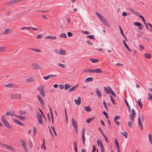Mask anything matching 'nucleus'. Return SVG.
<instances>
[{
	"label": "nucleus",
	"mask_w": 152,
	"mask_h": 152,
	"mask_svg": "<svg viewBox=\"0 0 152 152\" xmlns=\"http://www.w3.org/2000/svg\"><path fill=\"white\" fill-rule=\"evenodd\" d=\"M136 115V113L134 109H132V113L130 115V118L132 122L134 121V118Z\"/></svg>",
	"instance_id": "1"
},
{
	"label": "nucleus",
	"mask_w": 152,
	"mask_h": 152,
	"mask_svg": "<svg viewBox=\"0 0 152 152\" xmlns=\"http://www.w3.org/2000/svg\"><path fill=\"white\" fill-rule=\"evenodd\" d=\"M44 87H42L41 86H39L37 88V89L39 91V93L42 97H45V94L44 90Z\"/></svg>",
	"instance_id": "2"
},
{
	"label": "nucleus",
	"mask_w": 152,
	"mask_h": 152,
	"mask_svg": "<svg viewBox=\"0 0 152 152\" xmlns=\"http://www.w3.org/2000/svg\"><path fill=\"white\" fill-rule=\"evenodd\" d=\"M0 146L4 148H5L7 149L8 150L13 151L14 150L13 148L10 145H7L4 144H3L0 142Z\"/></svg>",
	"instance_id": "3"
},
{
	"label": "nucleus",
	"mask_w": 152,
	"mask_h": 152,
	"mask_svg": "<svg viewBox=\"0 0 152 152\" xmlns=\"http://www.w3.org/2000/svg\"><path fill=\"white\" fill-rule=\"evenodd\" d=\"M10 98L12 99H20L21 98V95L19 94H10Z\"/></svg>",
	"instance_id": "4"
},
{
	"label": "nucleus",
	"mask_w": 152,
	"mask_h": 152,
	"mask_svg": "<svg viewBox=\"0 0 152 152\" xmlns=\"http://www.w3.org/2000/svg\"><path fill=\"white\" fill-rule=\"evenodd\" d=\"M37 117L39 123L41 124H42V120L41 114L39 112H37Z\"/></svg>",
	"instance_id": "5"
},
{
	"label": "nucleus",
	"mask_w": 152,
	"mask_h": 152,
	"mask_svg": "<svg viewBox=\"0 0 152 152\" xmlns=\"http://www.w3.org/2000/svg\"><path fill=\"white\" fill-rule=\"evenodd\" d=\"M96 92V94L97 97L99 98H101L102 97V94L98 88H96L95 89Z\"/></svg>",
	"instance_id": "6"
},
{
	"label": "nucleus",
	"mask_w": 152,
	"mask_h": 152,
	"mask_svg": "<svg viewBox=\"0 0 152 152\" xmlns=\"http://www.w3.org/2000/svg\"><path fill=\"white\" fill-rule=\"evenodd\" d=\"M138 124L139 128L142 130L143 129L142 123L141 122L140 118L139 117L138 118Z\"/></svg>",
	"instance_id": "7"
},
{
	"label": "nucleus",
	"mask_w": 152,
	"mask_h": 152,
	"mask_svg": "<svg viewBox=\"0 0 152 152\" xmlns=\"http://www.w3.org/2000/svg\"><path fill=\"white\" fill-rule=\"evenodd\" d=\"M56 50H54V51L56 52L55 51H56ZM56 52L58 54H61V55H64L65 54L66 51L65 50H63L61 49L59 51Z\"/></svg>",
	"instance_id": "8"
},
{
	"label": "nucleus",
	"mask_w": 152,
	"mask_h": 152,
	"mask_svg": "<svg viewBox=\"0 0 152 152\" xmlns=\"http://www.w3.org/2000/svg\"><path fill=\"white\" fill-rule=\"evenodd\" d=\"M104 90L105 93L107 94H109L110 91L111 90V88L109 86H107V87L105 86L104 88Z\"/></svg>",
	"instance_id": "9"
},
{
	"label": "nucleus",
	"mask_w": 152,
	"mask_h": 152,
	"mask_svg": "<svg viewBox=\"0 0 152 152\" xmlns=\"http://www.w3.org/2000/svg\"><path fill=\"white\" fill-rule=\"evenodd\" d=\"M31 67L33 69H39L40 66L37 64L34 63L31 64Z\"/></svg>",
	"instance_id": "10"
},
{
	"label": "nucleus",
	"mask_w": 152,
	"mask_h": 152,
	"mask_svg": "<svg viewBox=\"0 0 152 152\" xmlns=\"http://www.w3.org/2000/svg\"><path fill=\"white\" fill-rule=\"evenodd\" d=\"M120 117L119 116H116L115 117V118H114V122H115V123L116 124H117L118 126H119L120 124L119 122H118L117 121V120H119L120 119Z\"/></svg>",
	"instance_id": "11"
},
{
	"label": "nucleus",
	"mask_w": 152,
	"mask_h": 152,
	"mask_svg": "<svg viewBox=\"0 0 152 152\" xmlns=\"http://www.w3.org/2000/svg\"><path fill=\"white\" fill-rule=\"evenodd\" d=\"M74 101L77 105H80L81 104V100L80 96L78 97L77 99H75Z\"/></svg>",
	"instance_id": "12"
},
{
	"label": "nucleus",
	"mask_w": 152,
	"mask_h": 152,
	"mask_svg": "<svg viewBox=\"0 0 152 152\" xmlns=\"http://www.w3.org/2000/svg\"><path fill=\"white\" fill-rule=\"evenodd\" d=\"M37 97L38 98V100H39L40 103L42 105H44V102L43 100L42 99V98L39 95H37Z\"/></svg>",
	"instance_id": "13"
},
{
	"label": "nucleus",
	"mask_w": 152,
	"mask_h": 152,
	"mask_svg": "<svg viewBox=\"0 0 152 152\" xmlns=\"http://www.w3.org/2000/svg\"><path fill=\"white\" fill-rule=\"evenodd\" d=\"M101 21L104 24L108 27H109V25L108 23V22L104 18H103Z\"/></svg>",
	"instance_id": "14"
},
{
	"label": "nucleus",
	"mask_w": 152,
	"mask_h": 152,
	"mask_svg": "<svg viewBox=\"0 0 152 152\" xmlns=\"http://www.w3.org/2000/svg\"><path fill=\"white\" fill-rule=\"evenodd\" d=\"M102 71L99 69H93V73L94 72L96 73H102Z\"/></svg>",
	"instance_id": "15"
},
{
	"label": "nucleus",
	"mask_w": 152,
	"mask_h": 152,
	"mask_svg": "<svg viewBox=\"0 0 152 152\" xmlns=\"http://www.w3.org/2000/svg\"><path fill=\"white\" fill-rule=\"evenodd\" d=\"M13 121L16 124L19 125L21 126H23L24 125V124L20 122L19 121L16 119H13Z\"/></svg>",
	"instance_id": "16"
},
{
	"label": "nucleus",
	"mask_w": 152,
	"mask_h": 152,
	"mask_svg": "<svg viewBox=\"0 0 152 152\" xmlns=\"http://www.w3.org/2000/svg\"><path fill=\"white\" fill-rule=\"evenodd\" d=\"M45 39H49L53 40H55L57 39V37L56 36H48L45 37Z\"/></svg>",
	"instance_id": "17"
},
{
	"label": "nucleus",
	"mask_w": 152,
	"mask_h": 152,
	"mask_svg": "<svg viewBox=\"0 0 152 152\" xmlns=\"http://www.w3.org/2000/svg\"><path fill=\"white\" fill-rule=\"evenodd\" d=\"M72 124L73 126L75 128L77 127V122H75L74 118L72 119Z\"/></svg>",
	"instance_id": "18"
},
{
	"label": "nucleus",
	"mask_w": 152,
	"mask_h": 152,
	"mask_svg": "<svg viewBox=\"0 0 152 152\" xmlns=\"http://www.w3.org/2000/svg\"><path fill=\"white\" fill-rule=\"evenodd\" d=\"M78 85H77L76 86H74V87H72V88H71L70 89H69V92H71L73 91H75V90H76L77 89V88L78 87Z\"/></svg>",
	"instance_id": "19"
},
{
	"label": "nucleus",
	"mask_w": 152,
	"mask_h": 152,
	"mask_svg": "<svg viewBox=\"0 0 152 152\" xmlns=\"http://www.w3.org/2000/svg\"><path fill=\"white\" fill-rule=\"evenodd\" d=\"M95 14L98 17L101 21L104 18L103 16L98 12H96Z\"/></svg>",
	"instance_id": "20"
},
{
	"label": "nucleus",
	"mask_w": 152,
	"mask_h": 152,
	"mask_svg": "<svg viewBox=\"0 0 152 152\" xmlns=\"http://www.w3.org/2000/svg\"><path fill=\"white\" fill-rule=\"evenodd\" d=\"M6 47L3 46L0 47V52H5L6 50Z\"/></svg>",
	"instance_id": "21"
},
{
	"label": "nucleus",
	"mask_w": 152,
	"mask_h": 152,
	"mask_svg": "<svg viewBox=\"0 0 152 152\" xmlns=\"http://www.w3.org/2000/svg\"><path fill=\"white\" fill-rule=\"evenodd\" d=\"M93 69H87L84 70L83 72H84L93 73Z\"/></svg>",
	"instance_id": "22"
},
{
	"label": "nucleus",
	"mask_w": 152,
	"mask_h": 152,
	"mask_svg": "<svg viewBox=\"0 0 152 152\" xmlns=\"http://www.w3.org/2000/svg\"><path fill=\"white\" fill-rule=\"evenodd\" d=\"M4 87H14L15 86V85L12 84V83H9L4 85Z\"/></svg>",
	"instance_id": "23"
},
{
	"label": "nucleus",
	"mask_w": 152,
	"mask_h": 152,
	"mask_svg": "<svg viewBox=\"0 0 152 152\" xmlns=\"http://www.w3.org/2000/svg\"><path fill=\"white\" fill-rule=\"evenodd\" d=\"M4 124H5L6 126L9 129H11L12 127L8 123L7 121H6L4 123Z\"/></svg>",
	"instance_id": "24"
},
{
	"label": "nucleus",
	"mask_w": 152,
	"mask_h": 152,
	"mask_svg": "<svg viewBox=\"0 0 152 152\" xmlns=\"http://www.w3.org/2000/svg\"><path fill=\"white\" fill-rule=\"evenodd\" d=\"M77 142L75 141V143L73 144V146L74 149L75 151V152H77Z\"/></svg>",
	"instance_id": "25"
},
{
	"label": "nucleus",
	"mask_w": 152,
	"mask_h": 152,
	"mask_svg": "<svg viewBox=\"0 0 152 152\" xmlns=\"http://www.w3.org/2000/svg\"><path fill=\"white\" fill-rule=\"evenodd\" d=\"M84 108L87 112L90 111L91 110V108L89 106H84Z\"/></svg>",
	"instance_id": "26"
},
{
	"label": "nucleus",
	"mask_w": 152,
	"mask_h": 152,
	"mask_svg": "<svg viewBox=\"0 0 152 152\" xmlns=\"http://www.w3.org/2000/svg\"><path fill=\"white\" fill-rule=\"evenodd\" d=\"M138 104L140 108H142V104L141 102V99H139L137 101Z\"/></svg>",
	"instance_id": "27"
},
{
	"label": "nucleus",
	"mask_w": 152,
	"mask_h": 152,
	"mask_svg": "<svg viewBox=\"0 0 152 152\" xmlns=\"http://www.w3.org/2000/svg\"><path fill=\"white\" fill-rule=\"evenodd\" d=\"M89 60L92 63H96L99 61V60L97 59L91 58H90Z\"/></svg>",
	"instance_id": "28"
},
{
	"label": "nucleus",
	"mask_w": 152,
	"mask_h": 152,
	"mask_svg": "<svg viewBox=\"0 0 152 152\" xmlns=\"http://www.w3.org/2000/svg\"><path fill=\"white\" fill-rule=\"evenodd\" d=\"M97 144L98 145H100V147H103L102 142L101 141L100 139H99V140H98L97 141Z\"/></svg>",
	"instance_id": "29"
},
{
	"label": "nucleus",
	"mask_w": 152,
	"mask_h": 152,
	"mask_svg": "<svg viewBox=\"0 0 152 152\" xmlns=\"http://www.w3.org/2000/svg\"><path fill=\"white\" fill-rule=\"evenodd\" d=\"M119 28L120 30L121 34L122 35L123 37H124L126 38V41H127L126 38V37H125V35H124V33L123 32L122 30V29L120 26H119Z\"/></svg>",
	"instance_id": "30"
},
{
	"label": "nucleus",
	"mask_w": 152,
	"mask_h": 152,
	"mask_svg": "<svg viewBox=\"0 0 152 152\" xmlns=\"http://www.w3.org/2000/svg\"><path fill=\"white\" fill-rule=\"evenodd\" d=\"M12 30L11 29H7L5 30L4 34H8L12 32Z\"/></svg>",
	"instance_id": "31"
},
{
	"label": "nucleus",
	"mask_w": 152,
	"mask_h": 152,
	"mask_svg": "<svg viewBox=\"0 0 152 152\" xmlns=\"http://www.w3.org/2000/svg\"><path fill=\"white\" fill-rule=\"evenodd\" d=\"M148 138L150 142L152 144V135L150 133L148 134Z\"/></svg>",
	"instance_id": "32"
},
{
	"label": "nucleus",
	"mask_w": 152,
	"mask_h": 152,
	"mask_svg": "<svg viewBox=\"0 0 152 152\" xmlns=\"http://www.w3.org/2000/svg\"><path fill=\"white\" fill-rule=\"evenodd\" d=\"M144 56L146 58H151V55L150 54L145 53L144 54Z\"/></svg>",
	"instance_id": "33"
},
{
	"label": "nucleus",
	"mask_w": 152,
	"mask_h": 152,
	"mask_svg": "<svg viewBox=\"0 0 152 152\" xmlns=\"http://www.w3.org/2000/svg\"><path fill=\"white\" fill-rule=\"evenodd\" d=\"M129 10L131 11L132 13L136 15H138V13L137 12H136L133 9L129 8Z\"/></svg>",
	"instance_id": "34"
},
{
	"label": "nucleus",
	"mask_w": 152,
	"mask_h": 152,
	"mask_svg": "<svg viewBox=\"0 0 152 152\" xmlns=\"http://www.w3.org/2000/svg\"><path fill=\"white\" fill-rule=\"evenodd\" d=\"M22 145L23 148L25 151L27 152L28 150L27 149V147L25 145V142H23V143H22Z\"/></svg>",
	"instance_id": "35"
},
{
	"label": "nucleus",
	"mask_w": 152,
	"mask_h": 152,
	"mask_svg": "<svg viewBox=\"0 0 152 152\" xmlns=\"http://www.w3.org/2000/svg\"><path fill=\"white\" fill-rule=\"evenodd\" d=\"M14 114V113L12 112L7 111L5 115L10 116H13Z\"/></svg>",
	"instance_id": "36"
},
{
	"label": "nucleus",
	"mask_w": 152,
	"mask_h": 152,
	"mask_svg": "<svg viewBox=\"0 0 152 152\" xmlns=\"http://www.w3.org/2000/svg\"><path fill=\"white\" fill-rule=\"evenodd\" d=\"M115 142L116 146V147L117 149H120L119 143L118 141H117V140H116L115 139Z\"/></svg>",
	"instance_id": "37"
},
{
	"label": "nucleus",
	"mask_w": 152,
	"mask_h": 152,
	"mask_svg": "<svg viewBox=\"0 0 152 152\" xmlns=\"http://www.w3.org/2000/svg\"><path fill=\"white\" fill-rule=\"evenodd\" d=\"M93 79L91 77H89L86 78V81L88 82L93 81Z\"/></svg>",
	"instance_id": "38"
},
{
	"label": "nucleus",
	"mask_w": 152,
	"mask_h": 152,
	"mask_svg": "<svg viewBox=\"0 0 152 152\" xmlns=\"http://www.w3.org/2000/svg\"><path fill=\"white\" fill-rule=\"evenodd\" d=\"M31 49L33 51L38 52V53H40L41 52V50L38 49H34V48H31Z\"/></svg>",
	"instance_id": "39"
},
{
	"label": "nucleus",
	"mask_w": 152,
	"mask_h": 152,
	"mask_svg": "<svg viewBox=\"0 0 152 152\" xmlns=\"http://www.w3.org/2000/svg\"><path fill=\"white\" fill-rule=\"evenodd\" d=\"M64 86H65V88H64L65 90H67V89L70 88V87H71V86L70 85H69L67 84H65L64 85Z\"/></svg>",
	"instance_id": "40"
},
{
	"label": "nucleus",
	"mask_w": 152,
	"mask_h": 152,
	"mask_svg": "<svg viewBox=\"0 0 152 152\" xmlns=\"http://www.w3.org/2000/svg\"><path fill=\"white\" fill-rule=\"evenodd\" d=\"M57 65L58 66L61 67L63 68H64L66 67L65 65L60 63H58L57 64Z\"/></svg>",
	"instance_id": "41"
},
{
	"label": "nucleus",
	"mask_w": 152,
	"mask_h": 152,
	"mask_svg": "<svg viewBox=\"0 0 152 152\" xmlns=\"http://www.w3.org/2000/svg\"><path fill=\"white\" fill-rule=\"evenodd\" d=\"M15 4V0L7 2L6 3V4L7 5L11 4Z\"/></svg>",
	"instance_id": "42"
},
{
	"label": "nucleus",
	"mask_w": 152,
	"mask_h": 152,
	"mask_svg": "<svg viewBox=\"0 0 152 152\" xmlns=\"http://www.w3.org/2000/svg\"><path fill=\"white\" fill-rule=\"evenodd\" d=\"M31 29V28L30 27H23L22 28H21V30H23L24 29H26V30H30Z\"/></svg>",
	"instance_id": "43"
},
{
	"label": "nucleus",
	"mask_w": 152,
	"mask_h": 152,
	"mask_svg": "<svg viewBox=\"0 0 152 152\" xmlns=\"http://www.w3.org/2000/svg\"><path fill=\"white\" fill-rule=\"evenodd\" d=\"M110 94L113 96L114 97H116V95L115 94V93L113 92V91L111 89V90L110 91Z\"/></svg>",
	"instance_id": "44"
},
{
	"label": "nucleus",
	"mask_w": 152,
	"mask_h": 152,
	"mask_svg": "<svg viewBox=\"0 0 152 152\" xmlns=\"http://www.w3.org/2000/svg\"><path fill=\"white\" fill-rule=\"evenodd\" d=\"M51 129L52 130H53V131L56 136V130H55L54 127L53 126H51Z\"/></svg>",
	"instance_id": "45"
},
{
	"label": "nucleus",
	"mask_w": 152,
	"mask_h": 152,
	"mask_svg": "<svg viewBox=\"0 0 152 152\" xmlns=\"http://www.w3.org/2000/svg\"><path fill=\"white\" fill-rule=\"evenodd\" d=\"M1 121L3 123L7 121L6 120L5 118L4 115H3L1 116Z\"/></svg>",
	"instance_id": "46"
},
{
	"label": "nucleus",
	"mask_w": 152,
	"mask_h": 152,
	"mask_svg": "<svg viewBox=\"0 0 152 152\" xmlns=\"http://www.w3.org/2000/svg\"><path fill=\"white\" fill-rule=\"evenodd\" d=\"M94 118V117L88 118L86 122L88 123H90Z\"/></svg>",
	"instance_id": "47"
},
{
	"label": "nucleus",
	"mask_w": 152,
	"mask_h": 152,
	"mask_svg": "<svg viewBox=\"0 0 152 152\" xmlns=\"http://www.w3.org/2000/svg\"><path fill=\"white\" fill-rule=\"evenodd\" d=\"M87 37L91 39H95V37L93 35H88L87 36Z\"/></svg>",
	"instance_id": "48"
},
{
	"label": "nucleus",
	"mask_w": 152,
	"mask_h": 152,
	"mask_svg": "<svg viewBox=\"0 0 152 152\" xmlns=\"http://www.w3.org/2000/svg\"><path fill=\"white\" fill-rule=\"evenodd\" d=\"M121 134L122 135H123L124 136L125 138H127V132H121Z\"/></svg>",
	"instance_id": "49"
},
{
	"label": "nucleus",
	"mask_w": 152,
	"mask_h": 152,
	"mask_svg": "<svg viewBox=\"0 0 152 152\" xmlns=\"http://www.w3.org/2000/svg\"><path fill=\"white\" fill-rule=\"evenodd\" d=\"M26 81L28 82H33L34 81V79L33 78H30L28 79H27L26 80Z\"/></svg>",
	"instance_id": "50"
},
{
	"label": "nucleus",
	"mask_w": 152,
	"mask_h": 152,
	"mask_svg": "<svg viewBox=\"0 0 152 152\" xmlns=\"http://www.w3.org/2000/svg\"><path fill=\"white\" fill-rule=\"evenodd\" d=\"M20 119L23 121L24 120H26V117L24 116H19V118Z\"/></svg>",
	"instance_id": "51"
},
{
	"label": "nucleus",
	"mask_w": 152,
	"mask_h": 152,
	"mask_svg": "<svg viewBox=\"0 0 152 152\" xmlns=\"http://www.w3.org/2000/svg\"><path fill=\"white\" fill-rule=\"evenodd\" d=\"M82 140L83 143V144H85V140L86 139V138L85 137L84 134H82Z\"/></svg>",
	"instance_id": "52"
},
{
	"label": "nucleus",
	"mask_w": 152,
	"mask_h": 152,
	"mask_svg": "<svg viewBox=\"0 0 152 152\" xmlns=\"http://www.w3.org/2000/svg\"><path fill=\"white\" fill-rule=\"evenodd\" d=\"M60 37H64V38H67V37H66V34L64 33H63L61 34L60 35Z\"/></svg>",
	"instance_id": "53"
},
{
	"label": "nucleus",
	"mask_w": 152,
	"mask_h": 152,
	"mask_svg": "<svg viewBox=\"0 0 152 152\" xmlns=\"http://www.w3.org/2000/svg\"><path fill=\"white\" fill-rule=\"evenodd\" d=\"M141 23L139 22H135L134 23V25L135 26H141Z\"/></svg>",
	"instance_id": "54"
},
{
	"label": "nucleus",
	"mask_w": 152,
	"mask_h": 152,
	"mask_svg": "<svg viewBox=\"0 0 152 152\" xmlns=\"http://www.w3.org/2000/svg\"><path fill=\"white\" fill-rule=\"evenodd\" d=\"M37 131V129L36 128L35 126L33 127V134H36V132Z\"/></svg>",
	"instance_id": "55"
},
{
	"label": "nucleus",
	"mask_w": 152,
	"mask_h": 152,
	"mask_svg": "<svg viewBox=\"0 0 152 152\" xmlns=\"http://www.w3.org/2000/svg\"><path fill=\"white\" fill-rule=\"evenodd\" d=\"M19 112L20 113V114L21 115L25 114L26 113L25 111H22L21 110H20L19 111Z\"/></svg>",
	"instance_id": "56"
},
{
	"label": "nucleus",
	"mask_w": 152,
	"mask_h": 152,
	"mask_svg": "<svg viewBox=\"0 0 152 152\" xmlns=\"http://www.w3.org/2000/svg\"><path fill=\"white\" fill-rule=\"evenodd\" d=\"M139 48L141 50H142L144 49V47L142 45H139Z\"/></svg>",
	"instance_id": "57"
},
{
	"label": "nucleus",
	"mask_w": 152,
	"mask_h": 152,
	"mask_svg": "<svg viewBox=\"0 0 152 152\" xmlns=\"http://www.w3.org/2000/svg\"><path fill=\"white\" fill-rule=\"evenodd\" d=\"M42 37H43V36L42 34H39L37 36L36 38L37 39H41V38H42Z\"/></svg>",
	"instance_id": "58"
},
{
	"label": "nucleus",
	"mask_w": 152,
	"mask_h": 152,
	"mask_svg": "<svg viewBox=\"0 0 152 152\" xmlns=\"http://www.w3.org/2000/svg\"><path fill=\"white\" fill-rule=\"evenodd\" d=\"M29 144L31 148H32L33 147V144L31 141L30 139L29 140Z\"/></svg>",
	"instance_id": "59"
},
{
	"label": "nucleus",
	"mask_w": 152,
	"mask_h": 152,
	"mask_svg": "<svg viewBox=\"0 0 152 152\" xmlns=\"http://www.w3.org/2000/svg\"><path fill=\"white\" fill-rule=\"evenodd\" d=\"M132 123L130 121L128 122V125L129 127L131 128L132 126Z\"/></svg>",
	"instance_id": "60"
},
{
	"label": "nucleus",
	"mask_w": 152,
	"mask_h": 152,
	"mask_svg": "<svg viewBox=\"0 0 152 152\" xmlns=\"http://www.w3.org/2000/svg\"><path fill=\"white\" fill-rule=\"evenodd\" d=\"M43 143L42 144V145L41 148H44L45 149V141H44V139H43Z\"/></svg>",
	"instance_id": "61"
},
{
	"label": "nucleus",
	"mask_w": 152,
	"mask_h": 152,
	"mask_svg": "<svg viewBox=\"0 0 152 152\" xmlns=\"http://www.w3.org/2000/svg\"><path fill=\"white\" fill-rule=\"evenodd\" d=\"M72 33L71 32H68L67 33V35L69 37H71L72 36Z\"/></svg>",
	"instance_id": "62"
},
{
	"label": "nucleus",
	"mask_w": 152,
	"mask_h": 152,
	"mask_svg": "<svg viewBox=\"0 0 152 152\" xmlns=\"http://www.w3.org/2000/svg\"><path fill=\"white\" fill-rule=\"evenodd\" d=\"M139 17L142 19V21H143L144 23L145 24V23L146 22H145V19H144V18L141 15H140Z\"/></svg>",
	"instance_id": "63"
},
{
	"label": "nucleus",
	"mask_w": 152,
	"mask_h": 152,
	"mask_svg": "<svg viewBox=\"0 0 152 152\" xmlns=\"http://www.w3.org/2000/svg\"><path fill=\"white\" fill-rule=\"evenodd\" d=\"M87 43L88 45H93V43L89 41H87Z\"/></svg>",
	"instance_id": "64"
}]
</instances>
